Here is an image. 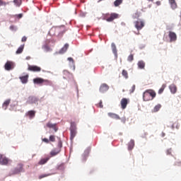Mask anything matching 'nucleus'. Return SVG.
I'll return each instance as SVG.
<instances>
[{
	"mask_svg": "<svg viewBox=\"0 0 181 181\" xmlns=\"http://www.w3.org/2000/svg\"><path fill=\"white\" fill-rule=\"evenodd\" d=\"M7 4L5 1H3L2 0H0V6H6Z\"/></svg>",
	"mask_w": 181,
	"mask_h": 181,
	"instance_id": "nucleus-41",
	"label": "nucleus"
},
{
	"mask_svg": "<svg viewBox=\"0 0 181 181\" xmlns=\"http://www.w3.org/2000/svg\"><path fill=\"white\" fill-rule=\"evenodd\" d=\"M49 158H42L39 162L38 165H45V163H47V161L49 160Z\"/></svg>",
	"mask_w": 181,
	"mask_h": 181,
	"instance_id": "nucleus-26",
	"label": "nucleus"
},
{
	"mask_svg": "<svg viewBox=\"0 0 181 181\" xmlns=\"http://www.w3.org/2000/svg\"><path fill=\"white\" fill-rule=\"evenodd\" d=\"M134 26L137 30H141L144 26H145V23L141 20H138L134 22Z\"/></svg>",
	"mask_w": 181,
	"mask_h": 181,
	"instance_id": "nucleus-6",
	"label": "nucleus"
},
{
	"mask_svg": "<svg viewBox=\"0 0 181 181\" xmlns=\"http://www.w3.org/2000/svg\"><path fill=\"white\" fill-rule=\"evenodd\" d=\"M156 97V92L152 89H148L143 93L144 101H152Z\"/></svg>",
	"mask_w": 181,
	"mask_h": 181,
	"instance_id": "nucleus-1",
	"label": "nucleus"
},
{
	"mask_svg": "<svg viewBox=\"0 0 181 181\" xmlns=\"http://www.w3.org/2000/svg\"><path fill=\"white\" fill-rule=\"evenodd\" d=\"M13 3L16 6H21V5L22 4V0H14Z\"/></svg>",
	"mask_w": 181,
	"mask_h": 181,
	"instance_id": "nucleus-33",
	"label": "nucleus"
},
{
	"mask_svg": "<svg viewBox=\"0 0 181 181\" xmlns=\"http://www.w3.org/2000/svg\"><path fill=\"white\" fill-rule=\"evenodd\" d=\"M108 90H110V86H108L107 83H103L100 87L99 91L100 93H105L108 91Z\"/></svg>",
	"mask_w": 181,
	"mask_h": 181,
	"instance_id": "nucleus-9",
	"label": "nucleus"
},
{
	"mask_svg": "<svg viewBox=\"0 0 181 181\" xmlns=\"http://www.w3.org/2000/svg\"><path fill=\"white\" fill-rule=\"evenodd\" d=\"M122 1H123V0H116V1L114 2L115 6H119V5H121V4H122Z\"/></svg>",
	"mask_w": 181,
	"mask_h": 181,
	"instance_id": "nucleus-34",
	"label": "nucleus"
},
{
	"mask_svg": "<svg viewBox=\"0 0 181 181\" xmlns=\"http://www.w3.org/2000/svg\"><path fill=\"white\" fill-rule=\"evenodd\" d=\"M27 115L29 117V118H35V115H36V112L34 110H30L28 112Z\"/></svg>",
	"mask_w": 181,
	"mask_h": 181,
	"instance_id": "nucleus-18",
	"label": "nucleus"
},
{
	"mask_svg": "<svg viewBox=\"0 0 181 181\" xmlns=\"http://www.w3.org/2000/svg\"><path fill=\"white\" fill-rule=\"evenodd\" d=\"M135 88H136L135 85H133V86H132L131 90H130V93H134V91H135Z\"/></svg>",
	"mask_w": 181,
	"mask_h": 181,
	"instance_id": "nucleus-43",
	"label": "nucleus"
},
{
	"mask_svg": "<svg viewBox=\"0 0 181 181\" xmlns=\"http://www.w3.org/2000/svg\"><path fill=\"white\" fill-rule=\"evenodd\" d=\"M165 88H166V84H163L161 88L158 90V94H162L163 91L165 90Z\"/></svg>",
	"mask_w": 181,
	"mask_h": 181,
	"instance_id": "nucleus-31",
	"label": "nucleus"
},
{
	"mask_svg": "<svg viewBox=\"0 0 181 181\" xmlns=\"http://www.w3.org/2000/svg\"><path fill=\"white\" fill-rule=\"evenodd\" d=\"M68 60H69V62H73V58L69 57V58H68Z\"/></svg>",
	"mask_w": 181,
	"mask_h": 181,
	"instance_id": "nucleus-51",
	"label": "nucleus"
},
{
	"mask_svg": "<svg viewBox=\"0 0 181 181\" xmlns=\"http://www.w3.org/2000/svg\"><path fill=\"white\" fill-rule=\"evenodd\" d=\"M134 146H135V142L134 141V140H131L128 144L129 151H132V149H134Z\"/></svg>",
	"mask_w": 181,
	"mask_h": 181,
	"instance_id": "nucleus-20",
	"label": "nucleus"
},
{
	"mask_svg": "<svg viewBox=\"0 0 181 181\" xmlns=\"http://www.w3.org/2000/svg\"><path fill=\"white\" fill-rule=\"evenodd\" d=\"M139 69H145V62L144 61H139L137 63Z\"/></svg>",
	"mask_w": 181,
	"mask_h": 181,
	"instance_id": "nucleus-24",
	"label": "nucleus"
},
{
	"mask_svg": "<svg viewBox=\"0 0 181 181\" xmlns=\"http://www.w3.org/2000/svg\"><path fill=\"white\" fill-rule=\"evenodd\" d=\"M172 153V149H169L167 151V155H170Z\"/></svg>",
	"mask_w": 181,
	"mask_h": 181,
	"instance_id": "nucleus-48",
	"label": "nucleus"
},
{
	"mask_svg": "<svg viewBox=\"0 0 181 181\" xmlns=\"http://www.w3.org/2000/svg\"><path fill=\"white\" fill-rule=\"evenodd\" d=\"M168 2L171 9L173 11H175V9H177V3L176 2V0H168Z\"/></svg>",
	"mask_w": 181,
	"mask_h": 181,
	"instance_id": "nucleus-11",
	"label": "nucleus"
},
{
	"mask_svg": "<svg viewBox=\"0 0 181 181\" xmlns=\"http://www.w3.org/2000/svg\"><path fill=\"white\" fill-rule=\"evenodd\" d=\"M42 84H44V86H49L51 87L53 86V82H52V81L47 80V79H44Z\"/></svg>",
	"mask_w": 181,
	"mask_h": 181,
	"instance_id": "nucleus-19",
	"label": "nucleus"
},
{
	"mask_svg": "<svg viewBox=\"0 0 181 181\" xmlns=\"http://www.w3.org/2000/svg\"><path fill=\"white\" fill-rule=\"evenodd\" d=\"M44 49L45 52H49L50 50V47H49L47 45H45Z\"/></svg>",
	"mask_w": 181,
	"mask_h": 181,
	"instance_id": "nucleus-42",
	"label": "nucleus"
},
{
	"mask_svg": "<svg viewBox=\"0 0 181 181\" xmlns=\"http://www.w3.org/2000/svg\"><path fill=\"white\" fill-rule=\"evenodd\" d=\"M175 125H176V128H177V129L179 128V126L177 125V123H173V124H172L170 128H172V129H175Z\"/></svg>",
	"mask_w": 181,
	"mask_h": 181,
	"instance_id": "nucleus-40",
	"label": "nucleus"
},
{
	"mask_svg": "<svg viewBox=\"0 0 181 181\" xmlns=\"http://www.w3.org/2000/svg\"><path fill=\"white\" fill-rule=\"evenodd\" d=\"M175 166H181V161H176L175 163Z\"/></svg>",
	"mask_w": 181,
	"mask_h": 181,
	"instance_id": "nucleus-44",
	"label": "nucleus"
},
{
	"mask_svg": "<svg viewBox=\"0 0 181 181\" xmlns=\"http://www.w3.org/2000/svg\"><path fill=\"white\" fill-rule=\"evenodd\" d=\"M28 77H29V76H28V75L20 77V80L23 83V84H26V83H28Z\"/></svg>",
	"mask_w": 181,
	"mask_h": 181,
	"instance_id": "nucleus-21",
	"label": "nucleus"
},
{
	"mask_svg": "<svg viewBox=\"0 0 181 181\" xmlns=\"http://www.w3.org/2000/svg\"><path fill=\"white\" fill-rule=\"evenodd\" d=\"M21 172H23V164L18 163L17 167L13 170V175H18Z\"/></svg>",
	"mask_w": 181,
	"mask_h": 181,
	"instance_id": "nucleus-5",
	"label": "nucleus"
},
{
	"mask_svg": "<svg viewBox=\"0 0 181 181\" xmlns=\"http://www.w3.org/2000/svg\"><path fill=\"white\" fill-rule=\"evenodd\" d=\"M49 141L50 142H54L56 141V137L54 135L49 136Z\"/></svg>",
	"mask_w": 181,
	"mask_h": 181,
	"instance_id": "nucleus-39",
	"label": "nucleus"
},
{
	"mask_svg": "<svg viewBox=\"0 0 181 181\" xmlns=\"http://www.w3.org/2000/svg\"><path fill=\"white\" fill-rule=\"evenodd\" d=\"M156 4L157 6H160L161 3H160V1H156Z\"/></svg>",
	"mask_w": 181,
	"mask_h": 181,
	"instance_id": "nucleus-49",
	"label": "nucleus"
},
{
	"mask_svg": "<svg viewBox=\"0 0 181 181\" xmlns=\"http://www.w3.org/2000/svg\"><path fill=\"white\" fill-rule=\"evenodd\" d=\"M122 75L123 76V77H124L126 79H127L129 77L128 71L123 69L122 71Z\"/></svg>",
	"mask_w": 181,
	"mask_h": 181,
	"instance_id": "nucleus-30",
	"label": "nucleus"
},
{
	"mask_svg": "<svg viewBox=\"0 0 181 181\" xmlns=\"http://www.w3.org/2000/svg\"><path fill=\"white\" fill-rule=\"evenodd\" d=\"M112 49L114 54H117V46H115V43H112Z\"/></svg>",
	"mask_w": 181,
	"mask_h": 181,
	"instance_id": "nucleus-32",
	"label": "nucleus"
},
{
	"mask_svg": "<svg viewBox=\"0 0 181 181\" xmlns=\"http://www.w3.org/2000/svg\"><path fill=\"white\" fill-rule=\"evenodd\" d=\"M9 163V159H8L6 157H3L0 165H8Z\"/></svg>",
	"mask_w": 181,
	"mask_h": 181,
	"instance_id": "nucleus-25",
	"label": "nucleus"
},
{
	"mask_svg": "<svg viewBox=\"0 0 181 181\" xmlns=\"http://www.w3.org/2000/svg\"><path fill=\"white\" fill-rule=\"evenodd\" d=\"M11 104V100H6L4 103H3V108L4 110H6L8 108V105Z\"/></svg>",
	"mask_w": 181,
	"mask_h": 181,
	"instance_id": "nucleus-27",
	"label": "nucleus"
},
{
	"mask_svg": "<svg viewBox=\"0 0 181 181\" xmlns=\"http://www.w3.org/2000/svg\"><path fill=\"white\" fill-rule=\"evenodd\" d=\"M4 69L7 71H10V70H13V69H15V63L12 61H7L4 65Z\"/></svg>",
	"mask_w": 181,
	"mask_h": 181,
	"instance_id": "nucleus-4",
	"label": "nucleus"
},
{
	"mask_svg": "<svg viewBox=\"0 0 181 181\" xmlns=\"http://www.w3.org/2000/svg\"><path fill=\"white\" fill-rule=\"evenodd\" d=\"M168 36L170 42H176L177 39V36L176 35V33H175L174 32L170 31Z\"/></svg>",
	"mask_w": 181,
	"mask_h": 181,
	"instance_id": "nucleus-10",
	"label": "nucleus"
},
{
	"mask_svg": "<svg viewBox=\"0 0 181 181\" xmlns=\"http://www.w3.org/2000/svg\"><path fill=\"white\" fill-rule=\"evenodd\" d=\"M58 170H64V164H60L59 165L57 166Z\"/></svg>",
	"mask_w": 181,
	"mask_h": 181,
	"instance_id": "nucleus-37",
	"label": "nucleus"
},
{
	"mask_svg": "<svg viewBox=\"0 0 181 181\" xmlns=\"http://www.w3.org/2000/svg\"><path fill=\"white\" fill-rule=\"evenodd\" d=\"M42 141H43V142H45V144H49V139H46V138L43 139H42Z\"/></svg>",
	"mask_w": 181,
	"mask_h": 181,
	"instance_id": "nucleus-47",
	"label": "nucleus"
},
{
	"mask_svg": "<svg viewBox=\"0 0 181 181\" xmlns=\"http://www.w3.org/2000/svg\"><path fill=\"white\" fill-rule=\"evenodd\" d=\"M118 14L113 13L111 14H106L105 16V20L107 21V22H112L115 19H117Z\"/></svg>",
	"mask_w": 181,
	"mask_h": 181,
	"instance_id": "nucleus-2",
	"label": "nucleus"
},
{
	"mask_svg": "<svg viewBox=\"0 0 181 181\" xmlns=\"http://www.w3.org/2000/svg\"><path fill=\"white\" fill-rule=\"evenodd\" d=\"M127 60H128V62H133L134 61V54H131L130 55H129V57H127Z\"/></svg>",
	"mask_w": 181,
	"mask_h": 181,
	"instance_id": "nucleus-36",
	"label": "nucleus"
},
{
	"mask_svg": "<svg viewBox=\"0 0 181 181\" xmlns=\"http://www.w3.org/2000/svg\"><path fill=\"white\" fill-rule=\"evenodd\" d=\"M169 88H170V92L172 93V94H176V91H177V87L176 86V85L171 84L169 86Z\"/></svg>",
	"mask_w": 181,
	"mask_h": 181,
	"instance_id": "nucleus-16",
	"label": "nucleus"
},
{
	"mask_svg": "<svg viewBox=\"0 0 181 181\" xmlns=\"http://www.w3.org/2000/svg\"><path fill=\"white\" fill-rule=\"evenodd\" d=\"M16 18H18V19H21V18H22L23 16V14L20 13L18 15H16Z\"/></svg>",
	"mask_w": 181,
	"mask_h": 181,
	"instance_id": "nucleus-46",
	"label": "nucleus"
},
{
	"mask_svg": "<svg viewBox=\"0 0 181 181\" xmlns=\"http://www.w3.org/2000/svg\"><path fill=\"white\" fill-rule=\"evenodd\" d=\"M108 117L110 118H112L113 119H121V117H119V115L112 113V112H109L107 113Z\"/></svg>",
	"mask_w": 181,
	"mask_h": 181,
	"instance_id": "nucleus-15",
	"label": "nucleus"
},
{
	"mask_svg": "<svg viewBox=\"0 0 181 181\" xmlns=\"http://www.w3.org/2000/svg\"><path fill=\"white\" fill-rule=\"evenodd\" d=\"M27 103L28 104H33L37 103V98L36 97L30 96Z\"/></svg>",
	"mask_w": 181,
	"mask_h": 181,
	"instance_id": "nucleus-14",
	"label": "nucleus"
},
{
	"mask_svg": "<svg viewBox=\"0 0 181 181\" xmlns=\"http://www.w3.org/2000/svg\"><path fill=\"white\" fill-rule=\"evenodd\" d=\"M10 29L11 30H13L15 29V26L13 25L10 26Z\"/></svg>",
	"mask_w": 181,
	"mask_h": 181,
	"instance_id": "nucleus-50",
	"label": "nucleus"
},
{
	"mask_svg": "<svg viewBox=\"0 0 181 181\" xmlns=\"http://www.w3.org/2000/svg\"><path fill=\"white\" fill-rule=\"evenodd\" d=\"M43 78H35L33 79L34 84H43Z\"/></svg>",
	"mask_w": 181,
	"mask_h": 181,
	"instance_id": "nucleus-17",
	"label": "nucleus"
},
{
	"mask_svg": "<svg viewBox=\"0 0 181 181\" xmlns=\"http://www.w3.org/2000/svg\"><path fill=\"white\" fill-rule=\"evenodd\" d=\"M51 174H42L38 177V179H43V177H47V176H50Z\"/></svg>",
	"mask_w": 181,
	"mask_h": 181,
	"instance_id": "nucleus-35",
	"label": "nucleus"
},
{
	"mask_svg": "<svg viewBox=\"0 0 181 181\" xmlns=\"http://www.w3.org/2000/svg\"><path fill=\"white\" fill-rule=\"evenodd\" d=\"M70 132H71V137L70 139L71 141H73L74 138L76 137V135H77V127H76L75 124H72L70 128Z\"/></svg>",
	"mask_w": 181,
	"mask_h": 181,
	"instance_id": "nucleus-3",
	"label": "nucleus"
},
{
	"mask_svg": "<svg viewBox=\"0 0 181 181\" xmlns=\"http://www.w3.org/2000/svg\"><path fill=\"white\" fill-rule=\"evenodd\" d=\"M26 40H28V37H26V36L23 37L21 39L22 42H26Z\"/></svg>",
	"mask_w": 181,
	"mask_h": 181,
	"instance_id": "nucleus-45",
	"label": "nucleus"
},
{
	"mask_svg": "<svg viewBox=\"0 0 181 181\" xmlns=\"http://www.w3.org/2000/svg\"><path fill=\"white\" fill-rule=\"evenodd\" d=\"M148 1H149L150 2H153V0H148Z\"/></svg>",
	"mask_w": 181,
	"mask_h": 181,
	"instance_id": "nucleus-52",
	"label": "nucleus"
},
{
	"mask_svg": "<svg viewBox=\"0 0 181 181\" xmlns=\"http://www.w3.org/2000/svg\"><path fill=\"white\" fill-rule=\"evenodd\" d=\"M69 44L66 43L64 46L59 51V54H63L67 52V49H69Z\"/></svg>",
	"mask_w": 181,
	"mask_h": 181,
	"instance_id": "nucleus-13",
	"label": "nucleus"
},
{
	"mask_svg": "<svg viewBox=\"0 0 181 181\" xmlns=\"http://www.w3.org/2000/svg\"><path fill=\"white\" fill-rule=\"evenodd\" d=\"M28 70L30 71L39 72V71H42V68H40V66H37L35 65H29Z\"/></svg>",
	"mask_w": 181,
	"mask_h": 181,
	"instance_id": "nucleus-7",
	"label": "nucleus"
},
{
	"mask_svg": "<svg viewBox=\"0 0 181 181\" xmlns=\"http://www.w3.org/2000/svg\"><path fill=\"white\" fill-rule=\"evenodd\" d=\"M96 106L98 108H103L104 105H103V100H100L99 103L96 104Z\"/></svg>",
	"mask_w": 181,
	"mask_h": 181,
	"instance_id": "nucleus-38",
	"label": "nucleus"
},
{
	"mask_svg": "<svg viewBox=\"0 0 181 181\" xmlns=\"http://www.w3.org/2000/svg\"><path fill=\"white\" fill-rule=\"evenodd\" d=\"M60 153V149H54L50 152L51 156H56V155H59Z\"/></svg>",
	"mask_w": 181,
	"mask_h": 181,
	"instance_id": "nucleus-22",
	"label": "nucleus"
},
{
	"mask_svg": "<svg viewBox=\"0 0 181 181\" xmlns=\"http://www.w3.org/2000/svg\"><path fill=\"white\" fill-rule=\"evenodd\" d=\"M23 49H25V45H21L16 52V54H21L23 52Z\"/></svg>",
	"mask_w": 181,
	"mask_h": 181,
	"instance_id": "nucleus-23",
	"label": "nucleus"
},
{
	"mask_svg": "<svg viewBox=\"0 0 181 181\" xmlns=\"http://www.w3.org/2000/svg\"><path fill=\"white\" fill-rule=\"evenodd\" d=\"M160 108H162V105L160 104H158L157 105H156L153 110V112H158V111H159V110H160Z\"/></svg>",
	"mask_w": 181,
	"mask_h": 181,
	"instance_id": "nucleus-28",
	"label": "nucleus"
},
{
	"mask_svg": "<svg viewBox=\"0 0 181 181\" xmlns=\"http://www.w3.org/2000/svg\"><path fill=\"white\" fill-rule=\"evenodd\" d=\"M90 152L88 151H86L83 156H82V158H83V160H87V158H88V155H89Z\"/></svg>",
	"mask_w": 181,
	"mask_h": 181,
	"instance_id": "nucleus-29",
	"label": "nucleus"
},
{
	"mask_svg": "<svg viewBox=\"0 0 181 181\" xmlns=\"http://www.w3.org/2000/svg\"><path fill=\"white\" fill-rule=\"evenodd\" d=\"M56 125H57L56 124H53L49 122L48 123H47L46 127L47 128H52V129L54 130L55 132H57V127H56Z\"/></svg>",
	"mask_w": 181,
	"mask_h": 181,
	"instance_id": "nucleus-12",
	"label": "nucleus"
},
{
	"mask_svg": "<svg viewBox=\"0 0 181 181\" xmlns=\"http://www.w3.org/2000/svg\"><path fill=\"white\" fill-rule=\"evenodd\" d=\"M129 103V99L123 98L121 100L120 104H121V107H122V110H125V108H127V105H128Z\"/></svg>",
	"mask_w": 181,
	"mask_h": 181,
	"instance_id": "nucleus-8",
	"label": "nucleus"
}]
</instances>
